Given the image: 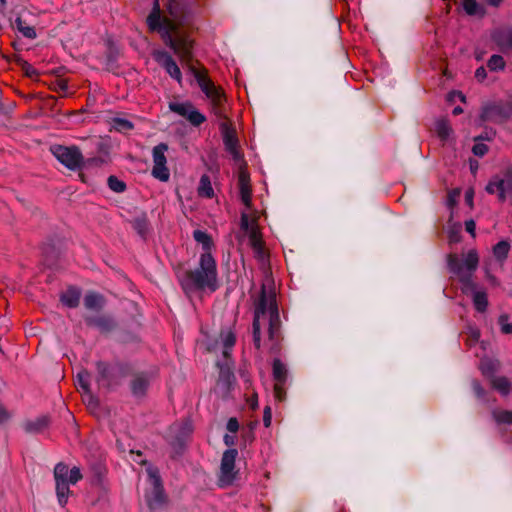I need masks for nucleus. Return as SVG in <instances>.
I'll return each instance as SVG.
<instances>
[{"mask_svg": "<svg viewBox=\"0 0 512 512\" xmlns=\"http://www.w3.org/2000/svg\"><path fill=\"white\" fill-rule=\"evenodd\" d=\"M185 17V4L183 0H168L166 9L160 10L158 1H155L152 12L147 18V24L152 31H157L165 43L188 67L195 77L200 89L210 102L212 113L219 119L220 130L226 150L234 161H242L236 130L227 120L225 102L226 96L220 86L208 77L206 69H199L192 63V40L180 29Z\"/></svg>", "mask_w": 512, "mask_h": 512, "instance_id": "1", "label": "nucleus"}, {"mask_svg": "<svg viewBox=\"0 0 512 512\" xmlns=\"http://www.w3.org/2000/svg\"><path fill=\"white\" fill-rule=\"evenodd\" d=\"M266 328L268 333V345L275 348L280 340V317L276 304V294L273 290L266 291L262 288L261 296L256 304L253 322L254 344L261 346V329Z\"/></svg>", "mask_w": 512, "mask_h": 512, "instance_id": "2", "label": "nucleus"}, {"mask_svg": "<svg viewBox=\"0 0 512 512\" xmlns=\"http://www.w3.org/2000/svg\"><path fill=\"white\" fill-rule=\"evenodd\" d=\"M238 185L241 200L245 205V209L241 213V230L244 236L248 238L249 245L252 247L257 257L263 259L266 253L261 228L258 224L261 214L251 206L250 178L243 169L239 172Z\"/></svg>", "mask_w": 512, "mask_h": 512, "instance_id": "3", "label": "nucleus"}, {"mask_svg": "<svg viewBox=\"0 0 512 512\" xmlns=\"http://www.w3.org/2000/svg\"><path fill=\"white\" fill-rule=\"evenodd\" d=\"M185 287L196 289L217 288V270L214 258L209 253H202L200 257V266L194 271L187 273Z\"/></svg>", "mask_w": 512, "mask_h": 512, "instance_id": "4", "label": "nucleus"}, {"mask_svg": "<svg viewBox=\"0 0 512 512\" xmlns=\"http://www.w3.org/2000/svg\"><path fill=\"white\" fill-rule=\"evenodd\" d=\"M479 257L475 250H470L463 255L462 259L456 254L448 257V266L453 275H455L462 283V291L468 292V288H474L471 277L478 267Z\"/></svg>", "mask_w": 512, "mask_h": 512, "instance_id": "5", "label": "nucleus"}, {"mask_svg": "<svg viewBox=\"0 0 512 512\" xmlns=\"http://www.w3.org/2000/svg\"><path fill=\"white\" fill-rule=\"evenodd\" d=\"M238 455L236 449H229L223 453L220 466L219 484L222 487L231 485L236 477L235 460Z\"/></svg>", "mask_w": 512, "mask_h": 512, "instance_id": "6", "label": "nucleus"}, {"mask_svg": "<svg viewBox=\"0 0 512 512\" xmlns=\"http://www.w3.org/2000/svg\"><path fill=\"white\" fill-rule=\"evenodd\" d=\"M53 155L67 168L75 170L81 167L83 156L77 147H67L62 145L51 148Z\"/></svg>", "mask_w": 512, "mask_h": 512, "instance_id": "7", "label": "nucleus"}, {"mask_svg": "<svg viewBox=\"0 0 512 512\" xmlns=\"http://www.w3.org/2000/svg\"><path fill=\"white\" fill-rule=\"evenodd\" d=\"M169 109L184 117L193 126H200L206 121V117L189 101L170 102Z\"/></svg>", "mask_w": 512, "mask_h": 512, "instance_id": "8", "label": "nucleus"}, {"mask_svg": "<svg viewBox=\"0 0 512 512\" xmlns=\"http://www.w3.org/2000/svg\"><path fill=\"white\" fill-rule=\"evenodd\" d=\"M167 145L161 143L153 148V168L152 176L162 182L169 180L170 172L166 165L167 160L165 152L167 151Z\"/></svg>", "mask_w": 512, "mask_h": 512, "instance_id": "9", "label": "nucleus"}, {"mask_svg": "<svg viewBox=\"0 0 512 512\" xmlns=\"http://www.w3.org/2000/svg\"><path fill=\"white\" fill-rule=\"evenodd\" d=\"M486 191L489 194H496L500 201H504L507 197L512 195V172H507L503 176L493 177L488 185Z\"/></svg>", "mask_w": 512, "mask_h": 512, "instance_id": "10", "label": "nucleus"}, {"mask_svg": "<svg viewBox=\"0 0 512 512\" xmlns=\"http://www.w3.org/2000/svg\"><path fill=\"white\" fill-rule=\"evenodd\" d=\"M68 466L64 463H58L54 468V478L56 482V494L60 505H66L70 494L69 483L67 481Z\"/></svg>", "mask_w": 512, "mask_h": 512, "instance_id": "11", "label": "nucleus"}, {"mask_svg": "<svg viewBox=\"0 0 512 512\" xmlns=\"http://www.w3.org/2000/svg\"><path fill=\"white\" fill-rule=\"evenodd\" d=\"M153 57L156 62L163 67L166 72L175 79L180 85L182 84V73L174 59L165 51L155 50Z\"/></svg>", "mask_w": 512, "mask_h": 512, "instance_id": "12", "label": "nucleus"}, {"mask_svg": "<svg viewBox=\"0 0 512 512\" xmlns=\"http://www.w3.org/2000/svg\"><path fill=\"white\" fill-rule=\"evenodd\" d=\"M152 491L146 495L150 507H154L163 501V491L157 469L148 467L146 469Z\"/></svg>", "mask_w": 512, "mask_h": 512, "instance_id": "13", "label": "nucleus"}, {"mask_svg": "<svg viewBox=\"0 0 512 512\" xmlns=\"http://www.w3.org/2000/svg\"><path fill=\"white\" fill-rule=\"evenodd\" d=\"M510 115V108L501 103H493L483 108L481 118L483 121H492L501 123Z\"/></svg>", "mask_w": 512, "mask_h": 512, "instance_id": "14", "label": "nucleus"}, {"mask_svg": "<svg viewBox=\"0 0 512 512\" xmlns=\"http://www.w3.org/2000/svg\"><path fill=\"white\" fill-rule=\"evenodd\" d=\"M77 388L81 391L83 401L90 409L97 406V401L89 389V374L86 371L78 373L76 380Z\"/></svg>", "mask_w": 512, "mask_h": 512, "instance_id": "15", "label": "nucleus"}, {"mask_svg": "<svg viewBox=\"0 0 512 512\" xmlns=\"http://www.w3.org/2000/svg\"><path fill=\"white\" fill-rule=\"evenodd\" d=\"M472 296L473 304L478 312H484L488 306L487 293L483 289H478L474 283V288H468V292Z\"/></svg>", "mask_w": 512, "mask_h": 512, "instance_id": "16", "label": "nucleus"}, {"mask_svg": "<svg viewBox=\"0 0 512 512\" xmlns=\"http://www.w3.org/2000/svg\"><path fill=\"white\" fill-rule=\"evenodd\" d=\"M500 363L493 358H484L480 362V370L482 374L490 380L495 377L494 374L499 370Z\"/></svg>", "mask_w": 512, "mask_h": 512, "instance_id": "17", "label": "nucleus"}, {"mask_svg": "<svg viewBox=\"0 0 512 512\" xmlns=\"http://www.w3.org/2000/svg\"><path fill=\"white\" fill-rule=\"evenodd\" d=\"M195 241L202 246L203 253L211 254V250L214 248V243L209 234L202 230H195L193 232Z\"/></svg>", "mask_w": 512, "mask_h": 512, "instance_id": "18", "label": "nucleus"}, {"mask_svg": "<svg viewBox=\"0 0 512 512\" xmlns=\"http://www.w3.org/2000/svg\"><path fill=\"white\" fill-rule=\"evenodd\" d=\"M490 384L493 389L502 395H508L512 391V383L508 378L503 376L493 377L490 380Z\"/></svg>", "mask_w": 512, "mask_h": 512, "instance_id": "19", "label": "nucleus"}, {"mask_svg": "<svg viewBox=\"0 0 512 512\" xmlns=\"http://www.w3.org/2000/svg\"><path fill=\"white\" fill-rule=\"evenodd\" d=\"M80 300V291L76 288H68L61 296V301L68 307H76Z\"/></svg>", "mask_w": 512, "mask_h": 512, "instance_id": "20", "label": "nucleus"}, {"mask_svg": "<svg viewBox=\"0 0 512 512\" xmlns=\"http://www.w3.org/2000/svg\"><path fill=\"white\" fill-rule=\"evenodd\" d=\"M148 387V380L143 376H136L131 383V390L134 396L140 397L145 394Z\"/></svg>", "mask_w": 512, "mask_h": 512, "instance_id": "21", "label": "nucleus"}, {"mask_svg": "<svg viewBox=\"0 0 512 512\" xmlns=\"http://www.w3.org/2000/svg\"><path fill=\"white\" fill-rule=\"evenodd\" d=\"M198 194L201 197L212 198L214 196V189L212 187L211 181L207 175H203L200 178L199 186H198Z\"/></svg>", "mask_w": 512, "mask_h": 512, "instance_id": "22", "label": "nucleus"}, {"mask_svg": "<svg viewBox=\"0 0 512 512\" xmlns=\"http://www.w3.org/2000/svg\"><path fill=\"white\" fill-rule=\"evenodd\" d=\"M494 39L502 50L512 49V30L500 32Z\"/></svg>", "mask_w": 512, "mask_h": 512, "instance_id": "23", "label": "nucleus"}, {"mask_svg": "<svg viewBox=\"0 0 512 512\" xmlns=\"http://www.w3.org/2000/svg\"><path fill=\"white\" fill-rule=\"evenodd\" d=\"M435 130L438 137L443 141L449 140L453 134V130L446 120L437 121Z\"/></svg>", "mask_w": 512, "mask_h": 512, "instance_id": "24", "label": "nucleus"}, {"mask_svg": "<svg viewBox=\"0 0 512 512\" xmlns=\"http://www.w3.org/2000/svg\"><path fill=\"white\" fill-rule=\"evenodd\" d=\"M273 377L276 383H284L287 377V369L280 360L273 362Z\"/></svg>", "mask_w": 512, "mask_h": 512, "instance_id": "25", "label": "nucleus"}, {"mask_svg": "<svg viewBox=\"0 0 512 512\" xmlns=\"http://www.w3.org/2000/svg\"><path fill=\"white\" fill-rule=\"evenodd\" d=\"M84 305L91 310H98L103 305V298L99 294L89 293L84 298Z\"/></svg>", "mask_w": 512, "mask_h": 512, "instance_id": "26", "label": "nucleus"}, {"mask_svg": "<svg viewBox=\"0 0 512 512\" xmlns=\"http://www.w3.org/2000/svg\"><path fill=\"white\" fill-rule=\"evenodd\" d=\"M220 338L224 347L223 354L226 357L228 350L235 344V335L231 330H226L221 333Z\"/></svg>", "mask_w": 512, "mask_h": 512, "instance_id": "27", "label": "nucleus"}, {"mask_svg": "<svg viewBox=\"0 0 512 512\" xmlns=\"http://www.w3.org/2000/svg\"><path fill=\"white\" fill-rule=\"evenodd\" d=\"M462 6L468 15H483L484 13L483 8L477 4L476 0H463Z\"/></svg>", "mask_w": 512, "mask_h": 512, "instance_id": "28", "label": "nucleus"}, {"mask_svg": "<svg viewBox=\"0 0 512 512\" xmlns=\"http://www.w3.org/2000/svg\"><path fill=\"white\" fill-rule=\"evenodd\" d=\"M15 27L27 38L33 39L36 37V32L34 28L29 25H26L21 18H17L15 20Z\"/></svg>", "mask_w": 512, "mask_h": 512, "instance_id": "29", "label": "nucleus"}, {"mask_svg": "<svg viewBox=\"0 0 512 512\" xmlns=\"http://www.w3.org/2000/svg\"><path fill=\"white\" fill-rule=\"evenodd\" d=\"M49 423L47 416L37 418L35 421H30L26 424V429L31 432H37L45 428Z\"/></svg>", "mask_w": 512, "mask_h": 512, "instance_id": "30", "label": "nucleus"}, {"mask_svg": "<svg viewBox=\"0 0 512 512\" xmlns=\"http://www.w3.org/2000/svg\"><path fill=\"white\" fill-rule=\"evenodd\" d=\"M509 249H510V246H509L508 242L501 241V242L497 243L493 248L494 256L499 260H503L507 257Z\"/></svg>", "mask_w": 512, "mask_h": 512, "instance_id": "31", "label": "nucleus"}, {"mask_svg": "<svg viewBox=\"0 0 512 512\" xmlns=\"http://www.w3.org/2000/svg\"><path fill=\"white\" fill-rule=\"evenodd\" d=\"M487 66L491 71L503 70L505 67V61L500 55H492L488 60Z\"/></svg>", "mask_w": 512, "mask_h": 512, "instance_id": "32", "label": "nucleus"}, {"mask_svg": "<svg viewBox=\"0 0 512 512\" xmlns=\"http://www.w3.org/2000/svg\"><path fill=\"white\" fill-rule=\"evenodd\" d=\"M493 418L497 423L512 424V412L506 410H496L493 412Z\"/></svg>", "mask_w": 512, "mask_h": 512, "instance_id": "33", "label": "nucleus"}, {"mask_svg": "<svg viewBox=\"0 0 512 512\" xmlns=\"http://www.w3.org/2000/svg\"><path fill=\"white\" fill-rule=\"evenodd\" d=\"M113 128L119 132H126L131 130L133 125L128 120L116 118L113 120Z\"/></svg>", "mask_w": 512, "mask_h": 512, "instance_id": "34", "label": "nucleus"}, {"mask_svg": "<svg viewBox=\"0 0 512 512\" xmlns=\"http://www.w3.org/2000/svg\"><path fill=\"white\" fill-rule=\"evenodd\" d=\"M108 185L111 190L114 192H123L125 190L124 182L120 181L118 178L114 176H110L108 178Z\"/></svg>", "mask_w": 512, "mask_h": 512, "instance_id": "35", "label": "nucleus"}, {"mask_svg": "<svg viewBox=\"0 0 512 512\" xmlns=\"http://www.w3.org/2000/svg\"><path fill=\"white\" fill-rule=\"evenodd\" d=\"M82 479V474L78 467H73L71 470L68 469L67 481L69 484H76Z\"/></svg>", "mask_w": 512, "mask_h": 512, "instance_id": "36", "label": "nucleus"}, {"mask_svg": "<svg viewBox=\"0 0 512 512\" xmlns=\"http://www.w3.org/2000/svg\"><path fill=\"white\" fill-rule=\"evenodd\" d=\"M284 383H275L274 386V396L278 401H283L285 399V390L283 388Z\"/></svg>", "mask_w": 512, "mask_h": 512, "instance_id": "37", "label": "nucleus"}, {"mask_svg": "<svg viewBox=\"0 0 512 512\" xmlns=\"http://www.w3.org/2000/svg\"><path fill=\"white\" fill-rule=\"evenodd\" d=\"M22 70L25 73V75L30 77V78H35V77H37L39 75L37 70L32 65H30L27 62H25L22 65Z\"/></svg>", "mask_w": 512, "mask_h": 512, "instance_id": "38", "label": "nucleus"}, {"mask_svg": "<svg viewBox=\"0 0 512 512\" xmlns=\"http://www.w3.org/2000/svg\"><path fill=\"white\" fill-rule=\"evenodd\" d=\"M473 153L477 156H483L487 153L488 151V147L486 144L484 143H476L474 146H473Z\"/></svg>", "mask_w": 512, "mask_h": 512, "instance_id": "39", "label": "nucleus"}, {"mask_svg": "<svg viewBox=\"0 0 512 512\" xmlns=\"http://www.w3.org/2000/svg\"><path fill=\"white\" fill-rule=\"evenodd\" d=\"M271 421H272L271 408L269 406H266L264 409V414H263V422H264L265 427H269L271 425Z\"/></svg>", "mask_w": 512, "mask_h": 512, "instance_id": "40", "label": "nucleus"}, {"mask_svg": "<svg viewBox=\"0 0 512 512\" xmlns=\"http://www.w3.org/2000/svg\"><path fill=\"white\" fill-rule=\"evenodd\" d=\"M238 428H239V424H238L237 419L230 418L227 423L228 431H230L231 433H235V432H237Z\"/></svg>", "mask_w": 512, "mask_h": 512, "instance_id": "41", "label": "nucleus"}, {"mask_svg": "<svg viewBox=\"0 0 512 512\" xmlns=\"http://www.w3.org/2000/svg\"><path fill=\"white\" fill-rule=\"evenodd\" d=\"M473 198H474V191L473 189H468L465 193V200H466V203L472 207L473 206Z\"/></svg>", "mask_w": 512, "mask_h": 512, "instance_id": "42", "label": "nucleus"}, {"mask_svg": "<svg viewBox=\"0 0 512 512\" xmlns=\"http://www.w3.org/2000/svg\"><path fill=\"white\" fill-rule=\"evenodd\" d=\"M466 230L469 232L473 237L475 236V228L476 224L473 220H469L465 223Z\"/></svg>", "mask_w": 512, "mask_h": 512, "instance_id": "43", "label": "nucleus"}, {"mask_svg": "<svg viewBox=\"0 0 512 512\" xmlns=\"http://www.w3.org/2000/svg\"><path fill=\"white\" fill-rule=\"evenodd\" d=\"M455 98H458L460 99L461 101H464L465 100V96L461 93V92H451L449 95H448V100L449 101H454Z\"/></svg>", "mask_w": 512, "mask_h": 512, "instance_id": "44", "label": "nucleus"}, {"mask_svg": "<svg viewBox=\"0 0 512 512\" xmlns=\"http://www.w3.org/2000/svg\"><path fill=\"white\" fill-rule=\"evenodd\" d=\"M475 77L482 81L486 78V70L484 67H479L475 72Z\"/></svg>", "mask_w": 512, "mask_h": 512, "instance_id": "45", "label": "nucleus"}, {"mask_svg": "<svg viewBox=\"0 0 512 512\" xmlns=\"http://www.w3.org/2000/svg\"><path fill=\"white\" fill-rule=\"evenodd\" d=\"M459 195H460L459 190H454L453 192H451L449 195V204L453 205L456 201V198L459 197Z\"/></svg>", "mask_w": 512, "mask_h": 512, "instance_id": "46", "label": "nucleus"}, {"mask_svg": "<svg viewBox=\"0 0 512 512\" xmlns=\"http://www.w3.org/2000/svg\"><path fill=\"white\" fill-rule=\"evenodd\" d=\"M501 330L505 334H511L512 333V324L511 323H502Z\"/></svg>", "mask_w": 512, "mask_h": 512, "instance_id": "47", "label": "nucleus"}, {"mask_svg": "<svg viewBox=\"0 0 512 512\" xmlns=\"http://www.w3.org/2000/svg\"><path fill=\"white\" fill-rule=\"evenodd\" d=\"M248 402H249L250 407L252 409H255L258 406L257 395L253 394L251 399L248 400Z\"/></svg>", "mask_w": 512, "mask_h": 512, "instance_id": "48", "label": "nucleus"}, {"mask_svg": "<svg viewBox=\"0 0 512 512\" xmlns=\"http://www.w3.org/2000/svg\"><path fill=\"white\" fill-rule=\"evenodd\" d=\"M8 418V413L5 408L0 405V422L5 421Z\"/></svg>", "mask_w": 512, "mask_h": 512, "instance_id": "49", "label": "nucleus"}, {"mask_svg": "<svg viewBox=\"0 0 512 512\" xmlns=\"http://www.w3.org/2000/svg\"><path fill=\"white\" fill-rule=\"evenodd\" d=\"M98 370H99V373L101 374L102 378H104L106 375V372L108 370V367L106 365L100 363V364H98Z\"/></svg>", "mask_w": 512, "mask_h": 512, "instance_id": "50", "label": "nucleus"}, {"mask_svg": "<svg viewBox=\"0 0 512 512\" xmlns=\"http://www.w3.org/2000/svg\"><path fill=\"white\" fill-rule=\"evenodd\" d=\"M474 390L479 397L484 395V389L478 383L474 384Z\"/></svg>", "mask_w": 512, "mask_h": 512, "instance_id": "51", "label": "nucleus"}, {"mask_svg": "<svg viewBox=\"0 0 512 512\" xmlns=\"http://www.w3.org/2000/svg\"><path fill=\"white\" fill-rule=\"evenodd\" d=\"M224 441H225L226 445H233V443H234L233 437L229 436V435H225Z\"/></svg>", "mask_w": 512, "mask_h": 512, "instance_id": "52", "label": "nucleus"}, {"mask_svg": "<svg viewBox=\"0 0 512 512\" xmlns=\"http://www.w3.org/2000/svg\"><path fill=\"white\" fill-rule=\"evenodd\" d=\"M487 2L492 6H498L502 0H487Z\"/></svg>", "mask_w": 512, "mask_h": 512, "instance_id": "53", "label": "nucleus"}, {"mask_svg": "<svg viewBox=\"0 0 512 512\" xmlns=\"http://www.w3.org/2000/svg\"><path fill=\"white\" fill-rule=\"evenodd\" d=\"M463 112V109L460 107V106H457L453 109V114L454 115H459Z\"/></svg>", "mask_w": 512, "mask_h": 512, "instance_id": "54", "label": "nucleus"}, {"mask_svg": "<svg viewBox=\"0 0 512 512\" xmlns=\"http://www.w3.org/2000/svg\"><path fill=\"white\" fill-rule=\"evenodd\" d=\"M472 336L474 339H478L479 333L477 331H473Z\"/></svg>", "mask_w": 512, "mask_h": 512, "instance_id": "55", "label": "nucleus"}, {"mask_svg": "<svg viewBox=\"0 0 512 512\" xmlns=\"http://www.w3.org/2000/svg\"><path fill=\"white\" fill-rule=\"evenodd\" d=\"M190 431H191V427L189 425H186L185 433H189Z\"/></svg>", "mask_w": 512, "mask_h": 512, "instance_id": "56", "label": "nucleus"}, {"mask_svg": "<svg viewBox=\"0 0 512 512\" xmlns=\"http://www.w3.org/2000/svg\"><path fill=\"white\" fill-rule=\"evenodd\" d=\"M0 3H1L2 5H4V4H5V0H0Z\"/></svg>", "mask_w": 512, "mask_h": 512, "instance_id": "57", "label": "nucleus"}]
</instances>
